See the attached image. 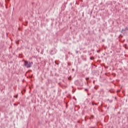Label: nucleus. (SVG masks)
Returning a JSON list of instances; mask_svg holds the SVG:
<instances>
[{
  "label": "nucleus",
  "instance_id": "7",
  "mask_svg": "<svg viewBox=\"0 0 128 128\" xmlns=\"http://www.w3.org/2000/svg\"><path fill=\"white\" fill-rule=\"evenodd\" d=\"M86 80H90V78L86 77Z\"/></svg>",
  "mask_w": 128,
  "mask_h": 128
},
{
  "label": "nucleus",
  "instance_id": "8",
  "mask_svg": "<svg viewBox=\"0 0 128 128\" xmlns=\"http://www.w3.org/2000/svg\"><path fill=\"white\" fill-rule=\"evenodd\" d=\"M68 66H70V64L68 63Z\"/></svg>",
  "mask_w": 128,
  "mask_h": 128
},
{
  "label": "nucleus",
  "instance_id": "4",
  "mask_svg": "<svg viewBox=\"0 0 128 128\" xmlns=\"http://www.w3.org/2000/svg\"><path fill=\"white\" fill-rule=\"evenodd\" d=\"M108 102H112V100H110L109 99L107 100Z\"/></svg>",
  "mask_w": 128,
  "mask_h": 128
},
{
  "label": "nucleus",
  "instance_id": "3",
  "mask_svg": "<svg viewBox=\"0 0 128 128\" xmlns=\"http://www.w3.org/2000/svg\"><path fill=\"white\" fill-rule=\"evenodd\" d=\"M98 106V104H96V103H94V102H92V106Z\"/></svg>",
  "mask_w": 128,
  "mask_h": 128
},
{
  "label": "nucleus",
  "instance_id": "2",
  "mask_svg": "<svg viewBox=\"0 0 128 128\" xmlns=\"http://www.w3.org/2000/svg\"><path fill=\"white\" fill-rule=\"evenodd\" d=\"M126 30H128V27H126L124 29H122V30H121V32L122 34H126Z\"/></svg>",
  "mask_w": 128,
  "mask_h": 128
},
{
  "label": "nucleus",
  "instance_id": "1",
  "mask_svg": "<svg viewBox=\"0 0 128 128\" xmlns=\"http://www.w3.org/2000/svg\"><path fill=\"white\" fill-rule=\"evenodd\" d=\"M34 64L32 62L24 61V66H25L28 68H32V66Z\"/></svg>",
  "mask_w": 128,
  "mask_h": 128
},
{
  "label": "nucleus",
  "instance_id": "10",
  "mask_svg": "<svg viewBox=\"0 0 128 128\" xmlns=\"http://www.w3.org/2000/svg\"><path fill=\"white\" fill-rule=\"evenodd\" d=\"M76 54H78V51H76Z\"/></svg>",
  "mask_w": 128,
  "mask_h": 128
},
{
  "label": "nucleus",
  "instance_id": "6",
  "mask_svg": "<svg viewBox=\"0 0 128 128\" xmlns=\"http://www.w3.org/2000/svg\"><path fill=\"white\" fill-rule=\"evenodd\" d=\"M18 95L17 94L16 96H14V98H18Z\"/></svg>",
  "mask_w": 128,
  "mask_h": 128
},
{
  "label": "nucleus",
  "instance_id": "12",
  "mask_svg": "<svg viewBox=\"0 0 128 128\" xmlns=\"http://www.w3.org/2000/svg\"><path fill=\"white\" fill-rule=\"evenodd\" d=\"M85 90L88 91V89L87 88L85 89Z\"/></svg>",
  "mask_w": 128,
  "mask_h": 128
},
{
  "label": "nucleus",
  "instance_id": "15",
  "mask_svg": "<svg viewBox=\"0 0 128 128\" xmlns=\"http://www.w3.org/2000/svg\"><path fill=\"white\" fill-rule=\"evenodd\" d=\"M8 2H10V0H7Z\"/></svg>",
  "mask_w": 128,
  "mask_h": 128
},
{
  "label": "nucleus",
  "instance_id": "14",
  "mask_svg": "<svg viewBox=\"0 0 128 128\" xmlns=\"http://www.w3.org/2000/svg\"><path fill=\"white\" fill-rule=\"evenodd\" d=\"M51 52H52V50H51Z\"/></svg>",
  "mask_w": 128,
  "mask_h": 128
},
{
  "label": "nucleus",
  "instance_id": "13",
  "mask_svg": "<svg viewBox=\"0 0 128 128\" xmlns=\"http://www.w3.org/2000/svg\"><path fill=\"white\" fill-rule=\"evenodd\" d=\"M115 100H116V97H115Z\"/></svg>",
  "mask_w": 128,
  "mask_h": 128
},
{
  "label": "nucleus",
  "instance_id": "11",
  "mask_svg": "<svg viewBox=\"0 0 128 128\" xmlns=\"http://www.w3.org/2000/svg\"><path fill=\"white\" fill-rule=\"evenodd\" d=\"M56 64H58V63H56Z\"/></svg>",
  "mask_w": 128,
  "mask_h": 128
},
{
  "label": "nucleus",
  "instance_id": "9",
  "mask_svg": "<svg viewBox=\"0 0 128 128\" xmlns=\"http://www.w3.org/2000/svg\"><path fill=\"white\" fill-rule=\"evenodd\" d=\"M74 69H72V72H74Z\"/></svg>",
  "mask_w": 128,
  "mask_h": 128
},
{
  "label": "nucleus",
  "instance_id": "5",
  "mask_svg": "<svg viewBox=\"0 0 128 128\" xmlns=\"http://www.w3.org/2000/svg\"><path fill=\"white\" fill-rule=\"evenodd\" d=\"M90 60H94V57H90Z\"/></svg>",
  "mask_w": 128,
  "mask_h": 128
},
{
  "label": "nucleus",
  "instance_id": "16",
  "mask_svg": "<svg viewBox=\"0 0 128 128\" xmlns=\"http://www.w3.org/2000/svg\"><path fill=\"white\" fill-rule=\"evenodd\" d=\"M88 96H90V94H88Z\"/></svg>",
  "mask_w": 128,
  "mask_h": 128
}]
</instances>
